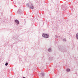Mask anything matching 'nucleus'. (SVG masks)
Here are the masks:
<instances>
[{"instance_id": "nucleus-1", "label": "nucleus", "mask_w": 78, "mask_h": 78, "mask_svg": "<svg viewBox=\"0 0 78 78\" xmlns=\"http://www.w3.org/2000/svg\"><path fill=\"white\" fill-rule=\"evenodd\" d=\"M42 36L44 38H45V39H47V38L50 37L49 35H48L47 34H42Z\"/></svg>"}, {"instance_id": "nucleus-2", "label": "nucleus", "mask_w": 78, "mask_h": 78, "mask_svg": "<svg viewBox=\"0 0 78 78\" xmlns=\"http://www.w3.org/2000/svg\"><path fill=\"white\" fill-rule=\"evenodd\" d=\"M26 5L27 6L29 7V9H34V6L33 4H31L30 5L29 3H27L26 4Z\"/></svg>"}, {"instance_id": "nucleus-3", "label": "nucleus", "mask_w": 78, "mask_h": 78, "mask_svg": "<svg viewBox=\"0 0 78 78\" xmlns=\"http://www.w3.org/2000/svg\"><path fill=\"white\" fill-rule=\"evenodd\" d=\"M59 49L61 51H63L64 50V47H62L61 48H59Z\"/></svg>"}, {"instance_id": "nucleus-4", "label": "nucleus", "mask_w": 78, "mask_h": 78, "mask_svg": "<svg viewBox=\"0 0 78 78\" xmlns=\"http://www.w3.org/2000/svg\"><path fill=\"white\" fill-rule=\"evenodd\" d=\"M15 22H16V23H17V24H19V20H15Z\"/></svg>"}, {"instance_id": "nucleus-5", "label": "nucleus", "mask_w": 78, "mask_h": 78, "mask_svg": "<svg viewBox=\"0 0 78 78\" xmlns=\"http://www.w3.org/2000/svg\"><path fill=\"white\" fill-rule=\"evenodd\" d=\"M64 6L65 7L63 8L64 9H63V8H62V9H63V10H65L66 9V8H67V6H66V5H64Z\"/></svg>"}, {"instance_id": "nucleus-6", "label": "nucleus", "mask_w": 78, "mask_h": 78, "mask_svg": "<svg viewBox=\"0 0 78 78\" xmlns=\"http://www.w3.org/2000/svg\"><path fill=\"white\" fill-rule=\"evenodd\" d=\"M76 39L78 40V33H77L76 34Z\"/></svg>"}, {"instance_id": "nucleus-7", "label": "nucleus", "mask_w": 78, "mask_h": 78, "mask_svg": "<svg viewBox=\"0 0 78 78\" xmlns=\"http://www.w3.org/2000/svg\"><path fill=\"white\" fill-rule=\"evenodd\" d=\"M41 75L42 76H44L45 75V73H41Z\"/></svg>"}, {"instance_id": "nucleus-8", "label": "nucleus", "mask_w": 78, "mask_h": 78, "mask_svg": "<svg viewBox=\"0 0 78 78\" xmlns=\"http://www.w3.org/2000/svg\"><path fill=\"white\" fill-rule=\"evenodd\" d=\"M48 51L49 52H51V48H50L48 49Z\"/></svg>"}, {"instance_id": "nucleus-9", "label": "nucleus", "mask_w": 78, "mask_h": 78, "mask_svg": "<svg viewBox=\"0 0 78 78\" xmlns=\"http://www.w3.org/2000/svg\"><path fill=\"white\" fill-rule=\"evenodd\" d=\"M56 37L57 38H58V39H60V38L61 37L60 36H56Z\"/></svg>"}, {"instance_id": "nucleus-10", "label": "nucleus", "mask_w": 78, "mask_h": 78, "mask_svg": "<svg viewBox=\"0 0 78 78\" xmlns=\"http://www.w3.org/2000/svg\"><path fill=\"white\" fill-rule=\"evenodd\" d=\"M66 71H67V72H70V69H66Z\"/></svg>"}, {"instance_id": "nucleus-11", "label": "nucleus", "mask_w": 78, "mask_h": 78, "mask_svg": "<svg viewBox=\"0 0 78 78\" xmlns=\"http://www.w3.org/2000/svg\"><path fill=\"white\" fill-rule=\"evenodd\" d=\"M17 12H18V13H20V9L18 10Z\"/></svg>"}, {"instance_id": "nucleus-12", "label": "nucleus", "mask_w": 78, "mask_h": 78, "mask_svg": "<svg viewBox=\"0 0 78 78\" xmlns=\"http://www.w3.org/2000/svg\"><path fill=\"white\" fill-rule=\"evenodd\" d=\"M5 65L6 66H8V62L6 63Z\"/></svg>"}, {"instance_id": "nucleus-13", "label": "nucleus", "mask_w": 78, "mask_h": 78, "mask_svg": "<svg viewBox=\"0 0 78 78\" xmlns=\"http://www.w3.org/2000/svg\"><path fill=\"white\" fill-rule=\"evenodd\" d=\"M63 41H66V38H65L63 39Z\"/></svg>"}, {"instance_id": "nucleus-14", "label": "nucleus", "mask_w": 78, "mask_h": 78, "mask_svg": "<svg viewBox=\"0 0 78 78\" xmlns=\"http://www.w3.org/2000/svg\"><path fill=\"white\" fill-rule=\"evenodd\" d=\"M23 78H26L25 77H23Z\"/></svg>"}]
</instances>
